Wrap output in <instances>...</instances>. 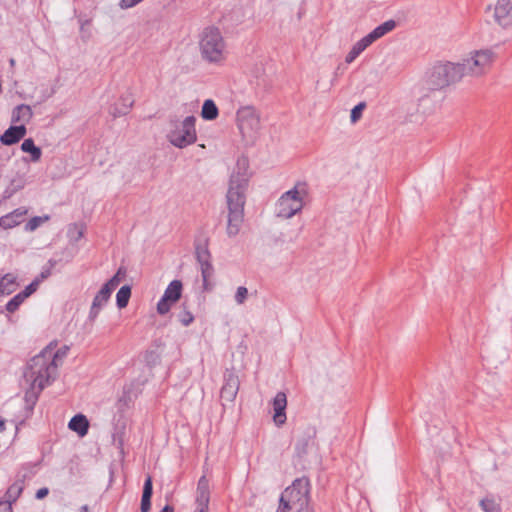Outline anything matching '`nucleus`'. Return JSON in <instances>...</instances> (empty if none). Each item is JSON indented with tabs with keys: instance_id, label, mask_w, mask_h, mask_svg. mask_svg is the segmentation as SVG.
<instances>
[{
	"instance_id": "1",
	"label": "nucleus",
	"mask_w": 512,
	"mask_h": 512,
	"mask_svg": "<svg viewBox=\"0 0 512 512\" xmlns=\"http://www.w3.org/2000/svg\"><path fill=\"white\" fill-rule=\"evenodd\" d=\"M247 161L245 159L237 162V171L230 177L229 187L226 194L228 207L227 235L235 237L244 220V205L246 201L245 191L248 185L246 173Z\"/></svg>"
},
{
	"instance_id": "2",
	"label": "nucleus",
	"mask_w": 512,
	"mask_h": 512,
	"mask_svg": "<svg viewBox=\"0 0 512 512\" xmlns=\"http://www.w3.org/2000/svg\"><path fill=\"white\" fill-rule=\"evenodd\" d=\"M56 376L57 367L55 362L51 360V346H47L29 361L24 372L26 381L31 382V388L25 394L26 401H31L34 404L38 394Z\"/></svg>"
},
{
	"instance_id": "3",
	"label": "nucleus",
	"mask_w": 512,
	"mask_h": 512,
	"mask_svg": "<svg viewBox=\"0 0 512 512\" xmlns=\"http://www.w3.org/2000/svg\"><path fill=\"white\" fill-rule=\"evenodd\" d=\"M198 48L201 59L211 65L221 66L227 59L226 41L219 28L208 26L199 34Z\"/></svg>"
},
{
	"instance_id": "4",
	"label": "nucleus",
	"mask_w": 512,
	"mask_h": 512,
	"mask_svg": "<svg viewBox=\"0 0 512 512\" xmlns=\"http://www.w3.org/2000/svg\"><path fill=\"white\" fill-rule=\"evenodd\" d=\"M495 60V51L491 48H486L468 52L455 64L460 79L465 76L480 78L490 71Z\"/></svg>"
},
{
	"instance_id": "5",
	"label": "nucleus",
	"mask_w": 512,
	"mask_h": 512,
	"mask_svg": "<svg viewBox=\"0 0 512 512\" xmlns=\"http://www.w3.org/2000/svg\"><path fill=\"white\" fill-rule=\"evenodd\" d=\"M310 482L306 477L295 479L281 494L276 512H302L309 504Z\"/></svg>"
},
{
	"instance_id": "6",
	"label": "nucleus",
	"mask_w": 512,
	"mask_h": 512,
	"mask_svg": "<svg viewBox=\"0 0 512 512\" xmlns=\"http://www.w3.org/2000/svg\"><path fill=\"white\" fill-rule=\"evenodd\" d=\"M460 76L454 62L435 64L427 73L424 80L426 89L437 91L444 89L458 81Z\"/></svg>"
},
{
	"instance_id": "7",
	"label": "nucleus",
	"mask_w": 512,
	"mask_h": 512,
	"mask_svg": "<svg viewBox=\"0 0 512 512\" xmlns=\"http://www.w3.org/2000/svg\"><path fill=\"white\" fill-rule=\"evenodd\" d=\"M195 117L187 116L184 120H171L167 134L169 142L177 148H185L197 140Z\"/></svg>"
},
{
	"instance_id": "8",
	"label": "nucleus",
	"mask_w": 512,
	"mask_h": 512,
	"mask_svg": "<svg viewBox=\"0 0 512 512\" xmlns=\"http://www.w3.org/2000/svg\"><path fill=\"white\" fill-rule=\"evenodd\" d=\"M305 194V189L300 190L299 185L285 192L276 204L277 217L289 219L299 213L303 208V196Z\"/></svg>"
},
{
	"instance_id": "9",
	"label": "nucleus",
	"mask_w": 512,
	"mask_h": 512,
	"mask_svg": "<svg viewBox=\"0 0 512 512\" xmlns=\"http://www.w3.org/2000/svg\"><path fill=\"white\" fill-rule=\"evenodd\" d=\"M237 125L243 138L254 140L260 130V115L252 106H244L237 111Z\"/></svg>"
},
{
	"instance_id": "10",
	"label": "nucleus",
	"mask_w": 512,
	"mask_h": 512,
	"mask_svg": "<svg viewBox=\"0 0 512 512\" xmlns=\"http://www.w3.org/2000/svg\"><path fill=\"white\" fill-rule=\"evenodd\" d=\"M182 290L183 285L180 280L171 281L165 289L163 296L157 303L158 314H167L171 310V307L181 298Z\"/></svg>"
},
{
	"instance_id": "11",
	"label": "nucleus",
	"mask_w": 512,
	"mask_h": 512,
	"mask_svg": "<svg viewBox=\"0 0 512 512\" xmlns=\"http://www.w3.org/2000/svg\"><path fill=\"white\" fill-rule=\"evenodd\" d=\"M239 378L232 370H226L224 373V384L220 391V398L225 402L231 403L236 398L239 390Z\"/></svg>"
},
{
	"instance_id": "12",
	"label": "nucleus",
	"mask_w": 512,
	"mask_h": 512,
	"mask_svg": "<svg viewBox=\"0 0 512 512\" xmlns=\"http://www.w3.org/2000/svg\"><path fill=\"white\" fill-rule=\"evenodd\" d=\"M494 19L502 27L512 25V0H497L494 6Z\"/></svg>"
},
{
	"instance_id": "13",
	"label": "nucleus",
	"mask_w": 512,
	"mask_h": 512,
	"mask_svg": "<svg viewBox=\"0 0 512 512\" xmlns=\"http://www.w3.org/2000/svg\"><path fill=\"white\" fill-rule=\"evenodd\" d=\"M210 500L209 481L205 476H202L197 485L196 491V512H208V505Z\"/></svg>"
},
{
	"instance_id": "14",
	"label": "nucleus",
	"mask_w": 512,
	"mask_h": 512,
	"mask_svg": "<svg viewBox=\"0 0 512 512\" xmlns=\"http://www.w3.org/2000/svg\"><path fill=\"white\" fill-rule=\"evenodd\" d=\"M111 296V292L109 291L107 286H102V288L95 295L88 318L90 321H95L98 317L101 309L107 304Z\"/></svg>"
},
{
	"instance_id": "15",
	"label": "nucleus",
	"mask_w": 512,
	"mask_h": 512,
	"mask_svg": "<svg viewBox=\"0 0 512 512\" xmlns=\"http://www.w3.org/2000/svg\"><path fill=\"white\" fill-rule=\"evenodd\" d=\"M196 258L201 267L203 282L206 283L213 274V267L210 263V252L206 246L196 247Z\"/></svg>"
},
{
	"instance_id": "16",
	"label": "nucleus",
	"mask_w": 512,
	"mask_h": 512,
	"mask_svg": "<svg viewBox=\"0 0 512 512\" xmlns=\"http://www.w3.org/2000/svg\"><path fill=\"white\" fill-rule=\"evenodd\" d=\"M287 397L284 392H278L273 399V420L276 426H282L286 422Z\"/></svg>"
},
{
	"instance_id": "17",
	"label": "nucleus",
	"mask_w": 512,
	"mask_h": 512,
	"mask_svg": "<svg viewBox=\"0 0 512 512\" xmlns=\"http://www.w3.org/2000/svg\"><path fill=\"white\" fill-rule=\"evenodd\" d=\"M28 210L25 207H19L0 218V227L3 229H11L18 226L24 221Z\"/></svg>"
},
{
	"instance_id": "18",
	"label": "nucleus",
	"mask_w": 512,
	"mask_h": 512,
	"mask_svg": "<svg viewBox=\"0 0 512 512\" xmlns=\"http://www.w3.org/2000/svg\"><path fill=\"white\" fill-rule=\"evenodd\" d=\"M134 97L130 92L123 94L119 100L111 107L110 113L113 117H121L129 113L133 107Z\"/></svg>"
},
{
	"instance_id": "19",
	"label": "nucleus",
	"mask_w": 512,
	"mask_h": 512,
	"mask_svg": "<svg viewBox=\"0 0 512 512\" xmlns=\"http://www.w3.org/2000/svg\"><path fill=\"white\" fill-rule=\"evenodd\" d=\"M27 129L24 124L19 126H10L1 136L0 142L3 145H13L18 143L25 135Z\"/></svg>"
},
{
	"instance_id": "20",
	"label": "nucleus",
	"mask_w": 512,
	"mask_h": 512,
	"mask_svg": "<svg viewBox=\"0 0 512 512\" xmlns=\"http://www.w3.org/2000/svg\"><path fill=\"white\" fill-rule=\"evenodd\" d=\"M68 427L70 430L76 432L79 436L83 437L88 433L89 422L86 416L78 414L71 418Z\"/></svg>"
},
{
	"instance_id": "21",
	"label": "nucleus",
	"mask_w": 512,
	"mask_h": 512,
	"mask_svg": "<svg viewBox=\"0 0 512 512\" xmlns=\"http://www.w3.org/2000/svg\"><path fill=\"white\" fill-rule=\"evenodd\" d=\"M33 116L32 109L29 105L20 104L16 106L12 111V122H23L27 123Z\"/></svg>"
},
{
	"instance_id": "22",
	"label": "nucleus",
	"mask_w": 512,
	"mask_h": 512,
	"mask_svg": "<svg viewBox=\"0 0 512 512\" xmlns=\"http://www.w3.org/2000/svg\"><path fill=\"white\" fill-rule=\"evenodd\" d=\"M153 494L152 478L148 476L144 482L142 499H141V512H149L151 508V497Z\"/></svg>"
},
{
	"instance_id": "23",
	"label": "nucleus",
	"mask_w": 512,
	"mask_h": 512,
	"mask_svg": "<svg viewBox=\"0 0 512 512\" xmlns=\"http://www.w3.org/2000/svg\"><path fill=\"white\" fill-rule=\"evenodd\" d=\"M16 276L12 273H7L0 277V295H9L16 289Z\"/></svg>"
},
{
	"instance_id": "24",
	"label": "nucleus",
	"mask_w": 512,
	"mask_h": 512,
	"mask_svg": "<svg viewBox=\"0 0 512 512\" xmlns=\"http://www.w3.org/2000/svg\"><path fill=\"white\" fill-rule=\"evenodd\" d=\"M21 150L31 155V161L38 162L41 158L42 152L37 147L32 138L25 139L21 144Z\"/></svg>"
},
{
	"instance_id": "25",
	"label": "nucleus",
	"mask_w": 512,
	"mask_h": 512,
	"mask_svg": "<svg viewBox=\"0 0 512 512\" xmlns=\"http://www.w3.org/2000/svg\"><path fill=\"white\" fill-rule=\"evenodd\" d=\"M24 488L23 481L14 482L7 490L5 496L6 501H0V503H9L10 505L15 502L21 495Z\"/></svg>"
},
{
	"instance_id": "26",
	"label": "nucleus",
	"mask_w": 512,
	"mask_h": 512,
	"mask_svg": "<svg viewBox=\"0 0 512 512\" xmlns=\"http://www.w3.org/2000/svg\"><path fill=\"white\" fill-rule=\"evenodd\" d=\"M218 114L219 112L215 102L211 99L205 100L201 110L202 118L205 120H214L218 117Z\"/></svg>"
},
{
	"instance_id": "27",
	"label": "nucleus",
	"mask_w": 512,
	"mask_h": 512,
	"mask_svg": "<svg viewBox=\"0 0 512 512\" xmlns=\"http://www.w3.org/2000/svg\"><path fill=\"white\" fill-rule=\"evenodd\" d=\"M368 46H370L369 43L365 42V38L363 37L354 44L350 52L347 54L345 61L347 63H352Z\"/></svg>"
},
{
	"instance_id": "28",
	"label": "nucleus",
	"mask_w": 512,
	"mask_h": 512,
	"mask_svg": "<svg viewBox=\"0 0 512 512\" xmlns=\"http://www.w3.org/2000/svg\"><path fill=\"white\" fill-rule=\"evenodd\" d=\"M480 507L485 512H500V510H501L500 501L497 500L493 496H487V497L483 498L480 501Z\"/></svg>"
},
{
	"instance_id": "29",
	"label": "nucleus",
	"mask_w": 512,
	"mask_h": 512,
	"mask_svg": "<svg viewBox=\"0 0 512 512\" xmlns=\"http://www.w3.org/2000/svg\"><path fill=\"white\" fill-rule=\"evenodd\" d=\"M131 297V287L128 285L122 286L116 294V303L118 308L122 309L128 305Z\"/></svg>"
},
{
	"instance_id": "30",
	"label": "nucleus",
	"mask_w": 512,
	"mask_h": 512,
	"mask_svg": "<svg viewBox=\"0 0 512 512\" xmlns=\"http://www.w3.org/2000/svg\"><path fill=\"white\" fill-rule=\"evenodd\" d=\"M48 346H51V360L55 362V365L58 368L59 365L62 364V360L66 357L69 347L63 346L62 348L54 352L56 344L50 343Z\"/></svg>"
},
{
	"instance_id": "31",
	"label": "nucleus",
	"mask_w": 512,
	"mask_h": 512,
	"mask_svg": "<svg viewBox=\"0 0 512 512\" xmlns=\"http://www.w3.org/2000/svg\"><path fill=\"white\" fill-rule=\"evenodd\" d=\"M126 276V269L124 267H120L116 274L107 281L103 286H107L109 291L112 293V291L119 285L121 280Z\"/></svg>"
},
{
	"instance_id": "32",
	"label": "nucleus",
	"mask_w": 512,
	"mask_h": 512,
	"mask_svg": "<svg viewBox=\"0 0 512 512\" xmlns=\"http://www.w3.org/2000/svg\"><path fill=\"white\" fill-rule=\"evenodd\" d=\"M83 226L76 223L71 224L68 229V235L74 242L79 241L83 237Z\"/></svg>"
},
{
	"instance_id": "33",
	"label": "nucleus",
	"mask_w": 512,
	"mask_h": 512,
	"mask_svg": "<svg viewBox=\"0 0 512 512\" xmlns=\"http://www.w3.org/2000/svg\"><path fill=\"white\" fill-rule=\"evenodd\" d=\"M24 300L25 298L21 295V293H18L6 304V310L10 313H14L24 302Z\"/></svg>"
},
{
	"instance_id": "34",
	"label": "nucleus",
	"mask_w": 512,
	"mask_h": 512,
	"mask_svg": "<svg viewBox=\"0 0 512 512\" xmlns=\"http://www.w3.org/2000/svg\"><path fill=\"white\" fill-rule=\"evenodd\" d=\"M48 219L47 216L45 217H39V216H36V217H33L31 218L25 225V230L26 231H34L36 230L44 221H46Z\"/></svg>"
},
{
	"instance_id": "35",
	"label": "nucleus",
	"mask_w": 512,
	"mask_h": 512,
	"mask_svg": "<svg viewBox=\"0 0 512 512\" xmlns=\"http://www.w3.org/2000/svg\"><path fill=\"white\" fill-rule=\"evenodd\" d=\"M178 320L183 326H189L193 322L194 316L183 306V310L178 314Z\"/></svg>"
},
{
	"instance_id": "36",
	"label": "nucleus",
	"mask_w": 512,
	"mask_h": 512,
	"mask_svg": "<svg viewBox=\"0 0 512 512\" xmlns=\"http://www.w3.org/2000/svg\"><path fill=\"white\" fill-rule=\"evenodd\" d=\"M385 33L381 29L380 26H377L373 31H371L369 34H367L365 38V42H368L369 45H371L374 41L377 39L383 37Z\"/></svg>"
},
{
	"instance_id": "37",
	"label": "nucleus",
	"mask_w": 512,
	"mask_h": 512,
	"mask_svg": "<svg viewBox=\"0 0 512 512\" xmlns=\"http://www.w3.org/2000/svg\"><path fill=\"white\" fill-rule=\"evenodd\" d=\"M39 284H40V279L33 280L28 286H26V288L22 292H20L21 295L25 299L28 298L30 295H32L38 289Z\"/></svg>"
},
{
	"instance_id": "38",
	"label": "nucleus",
	"mask_w": 512,
	"mask_h": 512,
	"mask_svg": "<svg viewBox=\"0 0 512 512\" xmlns=\"http://www.w3.org/2000/svg\"><path fill=\"white\" fill-rule=\"evenodd\" d=\"M365 103L364 102H361L359 103L358 105H356L352 110H351V115H350V118H351V122L355 123L357 122L360 118H361V115H362V111L363 109L365 108Z\"/></svg>"
},
{
	"instance_id": "39",
	"label": "nucleus",
	"mask_w": 512,
	"mask_h": 512,
	"mask_svg": "<svg viewBox=\"0 0 512 512\" xmlns=\"http://www.w3.org/2000/svg\"><path fill=\"white\" fill-rule=\"evenodd\" d=\"M248 296V290L244 286H240L237 288L235 294V301L237 304H243Z\"/></svg>"
},
{
	"instance_id": "40",
	"label": "nucleus",
	"mask_w": 512,
	"mask_h": 512,
	"mask_svg": "<svg viewBox=\"0 0 512 512\" xmlns=\"http://www.w3.org/2000/svg\"><path fill=\"white\" fill-rule=\"evenodd\" d=\"M307 446H308V440L303 439L297 442L296 444V453L298 457H303L307 454Z\"/></svg>"
},
{
	"instance_id": "41",
	"label": "nucleus",
	"mask_w": 512,
	"mask_h": 512,
	"mask_svg": "<svg viewBox=\"0 0 512 512\" xmlns=\"http://www.w3.org/2000/svg\"><path fill=\"white\" fill-rule=\"evenodd\" d=\"M130 401V395L128 392H123V395L118 399L117 406L119 409H124L128 407V403Z\"/></svg>"
},
{
	"instance_id": "42",
	"label": "nucleus",
	"mask_w": 512,
	"mask_h": 512,
	"mask_svg": "<svg viewBox=\"0 0 512 512\" xmlns=\"http://www.w3.org/2000/svg\"><path fill=\"white\" fill-rule=\"evenodd\" d=\"M379 26L381 27L383 32L387 34L388 32L392 31L395 28L396 22L394 20H388Z\"/></svg>"
},
{
	"instance_id": "43",
	"label": "nucleus",
	"mask_w": 512,
	"mask_h": 512,
	"mask_svg": "<svg viewBox=\"0 0 512 512\" xmlns=\"http://www.w3.org/2000/svg\"><path fill=\"white\" fill-rule=\"evenodd\" d=\"M141 1L142 0H121L119 5L122 9H128L135 6Z\"/></svg>"
},
{
	"instance_id": "44",
	"label": "nucleus",
	"mask_w": 512,
	"mask_h": 512,
	"mask_svg": "<svg viewBox=\"0 0 512 512\" xmlns=\"http://www.w3.org/2000/svg\"><path fill=\"white\" fill-rule=\"evenodd\" d=\"M49 493V490L48 488L44 487V488H41L39 489L37 492H36V498L37 499H43L44 497H46Z\"/></svg>"
},
{
	"instance_id": "45",
	"label": "nucleus",
	"mask_w": 512,
	"mask_h": 512,
	"mask_svg": "<svg viewBox=\"0 0 512 512\" xmlns=\"http://www.w3.org/2000/svg\"><path fill=\"white\" fill-rule=\"evenodd\" d=\"M0 512H13L9 503H0Z\"/></svg>"
},
{
	"instance_id": "46",
	"label": "nucleus",
	"mask_w": 512,
	"mask_h": 512,
	"mask_svg": "<svg viewBox=\"0 0 512 512\" xmlns=\"http://www.w3.org/2000/svg\"><path fill=\"white\" fill-rule=\"evenodd\" d=\"M50 275V270L47 269L45 271H42L41 274L39 275V277H37L36 279H40V282L44 279H46L48 276Z\"/></svg>"
},
{
	"instance_id": "47",
	"label": "nucleus",
	"mask_w": 512,
	"mask_h": 512,
	"mask_svg": "<svg viewBox=\"0 0 512 512\" xmlns=\"http://www.w3.org/2000/svg\"><path fill=\"white\" fill-rule=\"evenodd\" d=\"M5 419L0 416V432H3L5 430Z\"/></svg>"
},
{
	"instance_id": "48",
	"label": "nucleus",
	"mask_w": 512,
	"mask_h": 512,
	"mask_svg": "<svg viewBox=\"0 0 512 512\" xmlns=\"http://www.w3.org/2000/svg\"><path fill=\"white\" fill-rule=\"evenodd\" d=\"M161 512H174V509L172 506L170 505H166L163 507V509L161 510Z\"/></svg>"
},
{
	"instance_id": "49",
	"label": "nucleus",
	"mask_w": 512,
	"mask_h": 512,
	"mask_svg": "<svg viewBox=\"0 0 512 512\" xmlns=\"http://www.w3.org/2000/svg\"><path fill=\"white\" fill-rule=\"evenodd\" d=\"M81 512H89V506L88 505H83L81 508H80Z\"/></svg>"
},
{
	"instance_id": "50",
	"label": "nucleus",
	"mask_w": 512,
	"mask_h": 512,
	"mask_svg": "<svg viewBox=\"0 0 512 512\" xmlns=\"http://www.w3.org/2000/svg\"><path fill=\"white\" fill-rule=\"evenodd\" d=\"M14 63H15L14 59H11V60H10V64H11V65H14Z\"/></svg>"
}]
</instances>
